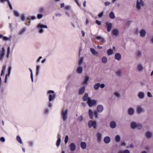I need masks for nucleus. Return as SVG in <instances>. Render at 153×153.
<instances>
[{
	"label": "nucleus",
	"instance_id": "39",
	"mask_svg": "<svg viewBox=\"0 0 153 153\" xmlns=\"http://www.w3.org/2000/svg\"><path fill=\"white\" fill-rule=\"evenodd\" d=\"M100 83H98L96 84L94 86V88L95 90H98L100 87Z\"/></svg>",
	"mask_w": 153,
	"mask_h": 153
},
{
	"label": "nucleus",
	"instance_id": "22",
	"mask_svg": "<svg viewBox=\"0 0 153 153\" xmlns=\"http://www.w3.org/2000/svg\"><path fill=\"white\" fill-rule=\"evenodd\" d=\"M140 36L142 37H144L146 35V31L144 29L141 30L140 32Z\"/></svg>",
	"mask_w": 153,
	"mask_h": 153
},
{
	"label": "nucleus",
	"instance_id": "32",
	"mask_svg": "<svg viewBox=\"0 0 153 153\" xmlns=\"http://www.w3.org/2000/svg\"><path fill=\"white\" fill-rule=\"evenodd\" d=\"M91 52L93 54L97 56L98 55V52L96 51L93 48H91L90 49Z\"/></svg>",
	"mask_w": 153,
	"mask_h": 153
},
{
	"label": "nucleus",
	"instance_id": "9",
	"mask_svg": "<svg viewBox=\"0 0 153 153\" xmlns=\"http://www.w3.org/2000/svg\"><path fill=\"white\" fill-rule=\"evenodd\" d=\"M107 26V30L108 32H110L112 27V24L111 23L107 22L105 23Z\"/></svg>",
	"mask_w": 153,
	"mask_h": 153
},
{
	"label": "nucleus",
	"instance_id": "48",
	"mask_svg": "<svg viewBox=\"0 0 153 153\" xmlns=\"http://www.w3.org/2000/svg\"><path fill=\"white\" fill-rule=\"evenodd\" d=\"M114 94L117 97L119 98L120 97V94L118 92H115L114 93Z\"/></svg>",
	"mask_w": 153,
	"mask_h": 153
},
{
	"label": "nucleus",
	"instance_id": "31",
	"mask_svg": "<svg viewBox=\"0 0 153 153\" xmlns=\"http://www.w3.org/2000/svg\"><path fill=\"white\" fill-rule=\"evenodd\" d=\"M55 97V95L54 94H50L49 95V100L50 102L51 101L53 100Z\"/></svg>",
	"mask_w": 153,
	"mask_h": 153
},
{
	"label": "nucleus",
	"instance_id": "37",
	"mask_svg": "<svg viewBox=\"0 0 153 153\" xmlns=\"http://www.w3.org/2000/svg\"><path fill=\"white\" fill-rule=\"evenodd\" d=\"M102 62L103 63H106L107 62V59L106 57L103 56L102 58Z\"/></svg>",
	"mask_w": 153,
	"mask_h": 153
},
{
	"label": "nucleus",
	"instance_id": "27",
	"mask_svg": "<svg viewBox=\"0 0 153 153\" xmlns=\"http://www.w3.org/2000/svg\"><path fill=\"white\" fill-rule=\"evenodd\" d=\"M110 126L111 128H114L116 126V124L114 121H112L110 123Z\"/></svg>",
	"mask_w": 153,
	"mask_h": 153
},
{
	"label": "nucleus",
	"instance_id": "51",
	"mask_svg": "<svg viewBox=\"0 0 153 153\" xmlns=\"http://www.w3.org/2000/svg\"><path fill=\"white\" fill-rule=\"evenodd\" d=\"M116 75L118 76H120L121 74V71L120 70L118 71H117L116 72Z\"/></svg>",
	"mask_w": 153,
	"mask_h": 153
},
{
	"label": "nucleus",
	"instance_id": "47",
	"mask_svg": "<svg viewBox=\"0 0 153 153\" xmlns=\"http://www.w3.org/2000/svg\"><path fill=\"white\" fill-rule=\"evenodd\" d=\"M61 141V140L60 138H59L57 140L56 142V146L58 147L59 146L60 142Z\"/></svg>",
	"mask_w": 153,
	"mask_h": 153
},
{
	"label": "nucleus",
	"instance_id": "25",
	"mask_svg": "<svg viewBox=\"0 0 153 153\" xmlns=\"http://www.w3.org/2000/svg\"><path fill=\"white\" fill-rule=\"evenodd\" d=\"M95 37L96 39H97L98 40H100L103 43L105 42V40L102 37L99 36H95Z\"/></svg>",
	"mask_w": 153,
	"mask_h": 153
},
{
	"label": "nucleus",
	"instance_id": "13",
	"mask_svg": "<svg viewBox=\"0 0 153 153\" xmlns=\"http://www.w3.org/2000/svg\"><path fill=\"white\" fill-rule=\"evenodd\" d=\"M69 147L71 151H74L75 150L76 146L74 143H71L69 145Z\"/></svg>",
	"mask_w": 153,
	"mask_h": 153
},
{
	"label": "nucleus",
	"instance_id": "26",
	"mask_svg": "<svg viewBox=\"0 0 153 153\" xmlns=\"http://www.w3.org/2000/svg\"><path fill=\"white\" fill-rule=\"evenodd\" d=\"M138 96L140 99H143L144 97V94L142 92H140L138 94Z\"/></svg>",
	"mask_w": 153,
	"mask_h": 153
},
{
	"label": "nucleus",
	"instance_id": "46",
	"mask_svg": "<svg viewBox=\"0 0 153 153\" xmlns=\"http://www.w3.org/2000/svg\"><path fill=\"white\" fill-rule=\"evenodd\" d=\"M136 55L137 56L139 57H141L142 56L141 52L139 51H138L137 52Z\"/></svg>",
	"mask_w": 153,
	"mask_h": 153
},
{
	"label": "nucleus",
	"instance_id": "44",
	"mask_svg": "<svg viewBox=\"0 0 153 153\" xmlns=\"http://www.w3.org/2000/svg\"><path fill=\"white\" fill-rule=\"evenodd\" d=\"M29 69L30 72V77H31V81H32V82H33V77L32 71L30 68H29Z\"/></svg>",
	"mask_w": 153,
	"mask_h": 153
},
{
	"label": "nucleus",
	"instance_id": "16",
	"mask_svg": "<svg viewBox=\"0 0 153 153\" xmlns=\"http://www.w3.org/2000/svg\"><path fill=\"white\" fill-rule=\"evenodd\" d=\"M114 58L116 60L120 61L121 59V55L120 53H117L115 54Z\"/></svg>",
	"mask_w": 153,
	"mask_h": 153
},
{
	"label": "nucleus",
	"instance_id": "10",
	"mask_svg": "<svg viewBox=\"0 0 153 153\" xmlns=\"http://www.w3.org/2000/svg\"><path fill=\"white\" fill-rule=\"evenodd\" d=\"M83 71V68L80 66H78L76 68V72L78 74H81Z\"/></svg>",
	"mask_w": 153,
	"mask_h": 153
},
{
	"label": "nucleus",
	"instance_id": "38",
	"mask_svg": "<svg viewBox=\"0 0 153 153\" xmlns=\"http://www.w3.org/2000/svg\"><path fill=\"white\" fill-rule=\"evenodd\" d=\"M142 128V126L141 123H137L136 126V128L138 130H141Z\"/></svg>",
	"mask_w": 153,
	"mask_h": 153
},
{
	"label": "nucleus",
	"instance_id": "33",
	"mask_svg": "<svg viewBox=\"0 0 153 153\" xmlns=\"http://www.w3.org/2000/svg\"><path fill=\"white\" fill-rule=\"evenodd\" d=\"M26 28H25V27L23 28L19 32V34L20 35H22L26 31Z\"/></svg>",
	"mask_w": 153,
	"mask_h": 153
},
{
	"label": "nucleus",
	"instance_id": "21",
	"mask_svg": "<svg viewBox=\"0 0 153 153\" xmlns=\"http://www.w3.org/2000/svg\"><path fill=\"white\" fill-rule=\"evenodd\" d=\"M111 141L110 138L108 136H106L104 138V141L106 144L109 143Z\"/></svg>",
	"mask_w": 153,
	"mask_h": 153
},
{
	"label": "nucleus",
	"instance_id": "54",
	"mask_svg": "<svg viewBox=\"0 0 153 153\" xmlns=\"http://www.w3.org/2000/svg\"><path fill=\"white\" fill-rule=\"evenodd\" d=\"M43 17V15L42 14H39L37 15V18L38 19H40Z\"/></svg>",
	"mask_w": 153,
	"mask_h": 153
},
{
	"label": "nucleus",
	"instance_id": "36",
	"mask_svg": "<svg viewBox=\"0 0 153 153\" xmlns=\"http://www.w3.org/2000/svg\"><path fill=\"white\" fill-rule=\"evenodd\" d=\"M109 17L111 19H114L115 18V16L113 12H111L109 14Z\"/></svg>",
	"mask_w": 153,
	"mask_h": 153
},
{
	"label": "nucleus",
	"instance_id": "42",
	"mask_svg": "<svg viewBox=\"0 0 153 153\" xmlns=\"http://www.w3.org/2000/svg\"><path fill=\"white\" fill-rule=\"evenodd\" d=\"M115 140L117 142H119L120 140V137L119 135H117L116 136Z\"/></svg>",
	"mask_w": 153,
	"mask_h": 153
},
{
	"label": "nucleus",
	"instance_id": "53",
	"mask_svg": "<svg viewBox=\"0 0 153 153\" xmlns=\"http://www.w3.org/2000/svg\"><path fill=\"white\" fill-rule=\"evenodd\" d=\"M104 14V12H102L101 13H99L98 15V17L100 18L102 17V16H103Z\"/></svg>",
	"mask_w": 153,
	"mask_h": 153
},
{
	"label": "nucleus",
	"instance_id": "64",
	"mask_svg": "<svg viewBox=\"0 0 153 153\" xmlns=\"http://www.w3.org/2000/svg\"><path fill=\"white\" fill-rule=\"evenodd\" d=\"M65 9L66 10H68L70 8V6H66L65 7Z\"/></svg>",
	"mask_w": 153,
	"mask_h": 153
},
{
	"label": "nucleus",
	"instance_id": "20",
	"mask_svg": "<svg viewBox=\"0 0 153 153\" xmlns=\"http://www.w3.org/2000/svg\"><path fill=\"white\" fill-rule=\"evenodd\" d=\"M85 88L84 86L80 88L79 91L78 93L79 95L82 94L85 92Z\"/></svg>",
	"mask_w": 153,
	"mask_h": 153
},
{
	"label": "nucleus",
	"instance_id": "8",
	"mask_svg": "<svg viewBox=\"0 0 153 153\" xmlns=\"http://www.w3.org/2000/svg\"><path fill=\"white\" fill-rule=\"evenodd\" d=\"M11 68H12L11 66H10L8 67V74H6L5 77L4 82L5 83L7 82V77L9 76L10 75Z\"/></svg>",
	"mask_w": 153,
	"mask_h": 153
},
{
	"label": "nucleus",
	"instance_id": "49",
	"mask_svg": "<svg viewBox=\"0 0 153 153\" xmlns=\"http://www.w3.org/2000/svg\"><path fill=\"white\" fill-rule=\"evenodd\" d=\"M77 120L79 122H81L83 120V117L82 116H79L78 117Z\"/></svg>",
	"mask_w": 153,
	"mask_h": 153
},
{
	"label": "nucleus",
	"instance_id": "59",
	"mask_svg": "<svg viewBox=\"0 0 153 153\" xmlns=\"http://www.w3.org/2000/svg\"><path fill=\"white\" fill-rule=\"evenodd\" d=\"M110 4V2L109 1H106L105 3V4L106 6H108Z\"/></svg>",
	"mask_w": 153,
	"mask_h": 153
},
{
	"label": "nucleus",
	"instance_id": "29",
	"mask_svg": "<svg viewBox=\"0 0 153 153\" xmlns=\"http://www.w3.org/2000/svg\"><path fill=\"white\" fill-rule=\"evenodd\" d=\"M80 146L82 149H85L86 147V144L85 142H81L80 143Z\"/></svg>",
	"mask_w": 153,
	"mask_h": 153
},
{
	"label": "nucleus",
	"instance_id": "18",
	"mask_svg": "<svg viewBox=\"0 0 153 153\" xmlns=\"http://www.w3.org/2000/svg\"><path fill=\"white\" fill-rule=\"evenodd\" d=\"M1 38L2 39L3 41H10L11 40V37H7L6 36H4L3 35L1 34Z\"/></svg>",
	"mask_w": 153,
	"mask_h": 153
},
{
	"label": "nucleus",
	"instance_id": "7",
	"mask_svg": "<svg viewBox=\"0 0 153 153\" xmlns=\"http://www.w3.org/2000/svg\"><path fill=\"white\" fill-rule=\"evenodd\" d=\"M87 103L90 107H92L96 105L97 101L94 100H91L90 98H89Z\"/></svg>",
	"mask_w": 153,
	"mask_h": 153
},
{
	"label": "nucleus",
	"instance_id": "41",
	"mask_svg": "<svg viewBox=\"0 0 153 153\" xmlns=\"http://www.w3.org/2000/svg\"><path fill=\"white\" fill-rule=\"evenodd\" d=\"M40 68V67L39 65H37L36 67V74L37 75L39 74Z\"/></svg>",
	"mask_w": 153,
	"mask_h": 153
},
{
	"label": "nucleus",
	"instance_id": "4",
	"mask_svg": "<svg viewBox=\"0 0 153 153\" xmlns=\"http://www.w3.org/2000/svg\"><path fill=\"white\" fill-rule=\"evenodd\" d=\"M98 112L96 111L93 112L91 109H89L88 111V114L90 118L93 120V116L94 115L95 119H97L98 118Z\"/></svg>",
	"mask_w": 153,
	"mask_h": 153
},
{
	"label": "nucleus",
	"instance_id": "50",
	"mask_svg": "<svg viewBox=\"0 0 153 153\" xmlns=\"http://www.w3.org/2000/svg\"><path fill=\"white\" fill-rule=\"evenodd\" d=\"M68 135H66L65 137V144H66L68 141Z\"/></svg>",
	"mask_w": 153,
	"mask_h": 153
},
{
	"label": "nucleus",
	"instance_id": "61",
	"mask_svg": "<svg viewBox=\"0 0 153 153\" xmlns=\"http://www.w3.org/2000/svg\"><path fill=\"white\" fill-rule=\"evenodd\" d=\"M42 56H39V58L37 59V60L36 61L37 62V63L39 62L40 61L41 59H42Z\"/></svg>",
	"mask_w": 153,
	"mask_h": 153
},
{
	"label": "nucleus",
	"instance_id": "45",
	"mask_svg": "<svg viewBox=\"0 0 153 153\" xmlns=\"http://www.w3.org/2000/svg\"><path fill=\"white\" fill-rule=\"evenodd\" d=\"M16 139H17V140L18 141L19 143H20L21 144L22 143V142L21 140V138L18 135L17 136Z\"/></svg>",
	"mask_w": 153,
	"mask_h": 153
},
{
	"label": "nucleus",
	"instance_id": "5",
	"mask_svg": "<svg viewBox=\"0 0 153 153\" xmlns=\"http://www.w3.org/2000/svg\"><path fill=\"white\" fill-rule=\"evenodd\" d=\"M88 127L90 128L93 127V128L96 129L97 126L96 122L91 120L88 121Z\"/></svg>",
	"mask_w": 153,
	"mask_h": 153
},
{
	"label": "nucleus",
	"instance_id": "34",
	"mask_svg": "<svg viewBox=\"0 0 153 153\" xmlns=\"http://www.w3.org/2000/svg\"><path fill=\"white\" fill-rule=\"evenodd\" d=\"M38 11L39 13L42 14L43 13L45 12V9L44 7H39Z\"/></svg>",
	"mask_w": 153,
	"mask_h": 153
},
{
	"label": "nucleus",
	"instance_id": "19",
	"mask_svg": "<svg viewBox=\"0 0 153 153\" xmlns=\"http://www.w3.org/2000/svg\"><path fill=\"white\" fill-rule=\"evenodd\" d=\"M137 69L139 71H142L143 69V65L140 64H138L137 67Z\"/></svg>",
	"mask_w": 153,
	"mask_h": 153
},
{
	"label": "nucleus",
	"instance_id": "40",
	"mask_svg": "<svg viewBox=\"0 0 153 153\" xmlns=\"http://www.w3.org/2000/svg\"><path fill=\"white\" fill-rule=\"evenodd\" d=\"M107 53L108 56L112 54L113 53V50L112 49H109L107 51Z\"/></svg>",
	"mask_w": 153,
	"mask_h": 153
},
{
	"label": "nucleus",
	"instance_id": "23",
	"mask_svg": "<svg viewBox=\"0 0 153 153\" xmlns=\"http://www.w3.org/2000/svg\"><path fill=\"white\" fill-rule=\"evenodd\" d=\"M145 111V109L139 106L137 108V112L138 114H140L141 112H143Z\"/></svg>",
	"mask_w": 153,
	"mask_h": 153
},
{
	"label": "nucleus",
	"instance_id": "11",
	"mask_svg": "<svg viewBox=\"0 0 153 153\" xmlns=\"http://www.w3.org/2000/svg\"><path fill=\"white\" fill-rule=\"evenodd\" d=\"M104 110L103 106L101 105H98L97 108V111L99 113L102 112Z\"/></svg>",
	"mask_w": 153,
	"mask_h": 153
},
{
	"label": "nucleus",
	"instance_id": "58",
	"mask_svg": "<svg viewBox=\"0 0 153 153\" xmlns=\"http://www.w3.org/2000/svg\"><path fill=\"white\" fill-rule=\"evenodd\" d=\"M105 87V85L104 84H100V87L102 88H104Z\"/></svg>",
	"mask_w": 153,
	"mask_h": 153
},
{
	"label": "nucleus",
	"instance_id": "43",
	"mask_svg": "<svg viewBox=\"0 0 153 153\" xmlns=\"http://www.w3.org/2000/svg\"><path fill=\"white\" fill-rule=\"evenodd\" d=\"M83 59L82 57L80 58L79 59V61L78 62V66H81L83 62Z\"/></svg>",
	"mask_w": 153,
	"mask_h": 153
},
{
	"label": "nucleus",
	"instance_id": "24",
	"mask_svg": "<svg viewBox=\"0 0 153 153\" xmlns=\"http://www.w3.org/2000/svg\"><path fill=\"white\" fill-rule=\"evenodd\" d=\"M152 133L149 131H147L145 134V136L147 138H151L152 137Z\"/></svg>",
	"mask_w": 153,
	"mask_h": 153
},
{
	"label": "nucleus",
	"instance_id": "17",
	"mask_svg": "<svg viewBox=\"0 0 153 153\" xmlns=\"http://www.w3.org/2000/svg\"><path fill=\"white\" fill-rule=\"evenodd\" d=\"M134 109L132 108H129L128 110V113L129 115L132 116L134 113Z\"/></svg>",
	"mask_w": 153,
	"mask_h": 153
},
{
	"label": "nucleus",
	"instance_id": "12",
	"mask_svg": "<svg viewBox=\"0 0 153 153\" xmlns=\"http://www.w3.org/2000/svg\"><path fill=\"white\" fill-rule=\"evenodd\" d=\"M89 80V77L88 76L86 75L84 77V79L83 80V82H82V84L86 85H87L88 82V81Z\"/></svg>",
	"mask_w": 153,
	"mask_h": 153
},
{
	"label": "nucleus",
	"instance_id": "30",
	"mask_svg": "<svg viewBox=\"0 0 153 153\" xmlns=\"http://www.w3.org/2000/svg\"><path fill=\"white\" fill-rule=\"evenodd\" d=\"M90 98L88 97V94L87 93H85L82 97V100L84 101H88V99Z\"/></svg>",
	"mask_w": 153,
	"mask_h": 153
},
{
	"label": "nucleus",
	"instance_id": "56",
	"mask_svg": "<svg viewBox=\"0 0 153 153\" xmlns=\"http://www.w3.org/2000/svg\"><path fill=\"white\" fill-rule=\"evenodd\" d=\"M7 3H8V5H9V6L10 8V9H11V10H12L13 8H12V6L11 5V4L9 1H8L7 2Z\"/></svg>",
	"mask_w": 153,
	"mask_h": 153
},
{
	"label": "nucleus",
	"instance_id": "35",
	"mask_svg": "<svg viewBox=\"0 0 153 153\" xmlns=\"http://www.w3.org/2000/svg\"><path fill=\"white\" fill-rule=\"evenodd\" d=\"M6 68V65H3L2 67V70L1 71V76L3 75L4 73V72L5 71Z\"/></svg>",
	"mask_w": 153,
	"mask_h": 153
},
{
	"label": "nucleus",
	"instance_id": "55",
	"mask_svg": "<svg viewBox=\"0 0 153 153\" xmlns=\"http://www.w3.org/2000/svg\"><path fill=\"white\" fill-rule=\"evenodd\" d=\"M14 14L15 16H18L19 15L18 12L16 11H15L14 12Z\"/></svg>",
	"mask_w": 153,
	"mask_h": 153
},
{
	"label": "nucleus",
	"instance_id": "52",
	"mask_svg": "<svg viewBox=\"0 0 153 153\" xmlns=\"http://www.w3.org/2000/svg\"><path fill=\"white\" fill-rule=\"evenodd\" d=\"M21 19L22 21H24L25 20V15H24L22 14L21 15Z\"/></svg>",
	"mask_w": 153,
	"mask_h": 153
},
{
	"label": "nucleus",
	"instance_id": "3",
	"mask_svg": "<svg viewBox=\"0 0 153 153\" xmlns=\"http://www.w3.org/2000/svg\"><path fill=\"white\" fill-rule=\"evenodd\" d=\"M36 28L37 29L38 33L39 34L43 33L44 31V29L48 28V26L45 25H43L41 23H39L36 26Z\"/></svg>",
	"mask_w": 153,
	"mask_h": 153
},
{
	"label": "nucleus",
	"instance_id": "15",
	"mask_svg": "<svg viewBox=\"0 0 153 153\" xmlns=\"http://www.w3.org/2000/svg\"><path fill=\"white\" fill-rule=\"evenodd\" d=\"M96 137L97 138V141L98 142H100L102 139V134L100 132L97 133L96 134Z\"/></svg>",
	"mask_w": 153,
	"mask_h": 153
},
{
	"label": "nucleus",
	"instance_id": "57",
	"mask_svg": "<svg viewBox=\"0 0 153 153\" xmlns=\"http://www.w3.org/2000/svg\"><path fill=\"white\" fill-rule=\"evenodd\" d=\"M96 23L98 25H101V22L100 21H98V20H96L95 21Z\"/></svg>",
	"mask_w": 153,
	"mask_h": 153
},
{
	"label": "nucleus",
	"instance_id": "1",
	"mask_svg": "<svg viewBox=\"0 0 153 153\" xmlns=\"http://www.w3.org/2000/svg\"><path fill=\"white\" fill-rule=\"evenodd\" d=\"M10 53V48L8 47L7 48L6 55L5 57H4L5 50L4 48H2L1 50V61L3 59H4L6 61L7 59L9 57Z\"/></svg>",
	"mask_w": 153,
	"mask_h": 153
},
{
	"label": "nucleus",
	"instance_id": "62",
	"mask_svg": "<svg viewBox=\"0 0 153 153\" xmlns=\"http://www.w3.org/2000/svg\"><path fill=\"white\" fill-rule=\"evenodd\" d=\"M123 153H130V152L128 149H126L123 152Z\"/></svg>",
	"mask_w": 153,
	"mask_h": 153
},
{
	"label": "nucleus",
	"instance_id": "6",
	"mask_svg": "<svg viewBox=\"0 0 153 153\" xmlns=\"http://www.w3.org/2000/svg\"><path fill=\"white\" fill-rule=\"evenodd\" d=\"M68 112V110L67 109H63L61 112L62 118L64 121L66 120L67 118Z\"/></svg>",
	"mask_w": 153,
	"mask_h": 153
},
{
	"label": "nucleus",
	"instance_id": "63",
	"mask_svg": "<svg viewBox=\"0 0 153 153\" xmlns=\"http://www.w3.org/2000/svg\"><path fill=\"white\" fill-rule=\"evenodd\" d=\"M5 141V139L3 137H1V141H2V142H4Z\"/></svg>",
	"mask_w": 153,
	"mask_h": 153
},
{
	"label": "nucleus",
	"instance_id": "28",
	"mask_svg": "<svg viewBox=\"0 0 153 153\" xmlns=\"http://www.w3.org/2000/svg\"><path fill=\"white\" fill-rule=\"evenodd\" d=\"M137 123L135 122H132L130 124V126L132 129H134L136 127V126Z\"/></svg>",
	"mask_w": 153,
	"mask_h": 153
},
{
	"label": "nucleus",
	"instance_id": "60",
	"mask_svg": "<svg viewBox=\"0 0 153 153\" xmlns=\"http://www.w3.org/2000/svg\"><path fill=\"white\" fill-rule=\"evenodd\" d=\"M147 96L149 97H152V95L151 94V93L149 92H147Z\"/></svg>",
	"mask_w": 153,
	"mask_h": 153
},
{
	"label": "nucleus",
	"instance_id": "14",
	"mask_svg": "<svg viewBox=\"0 0 153 153\" xmlns=\"http://www.w3.org/2000/svg\"><path fill=\"white\" fill-rule=\"evenodd\" d=\"M111 33L113 36H116L119 35V31L117 29H115L112 30Z\"/></svg>",
	"mask_w": 153,
	"mask_h": 153
},
{
	"label": "nucleus",
	"instance_id": "2",
	"mask_svg": "<svg viewBox=\"0 0 153 153\" xmlns=\"http://www.w3.org/2000/svg\"><path fill=\"white\" fill-rule=\"evenodd\" d=\"M145 5V3L143 0H137L135 5V8L138 11H140L142 8Z\"/></svg>",
	"mask_w": 153,
	"mask_h": 153
}]
</instances>
